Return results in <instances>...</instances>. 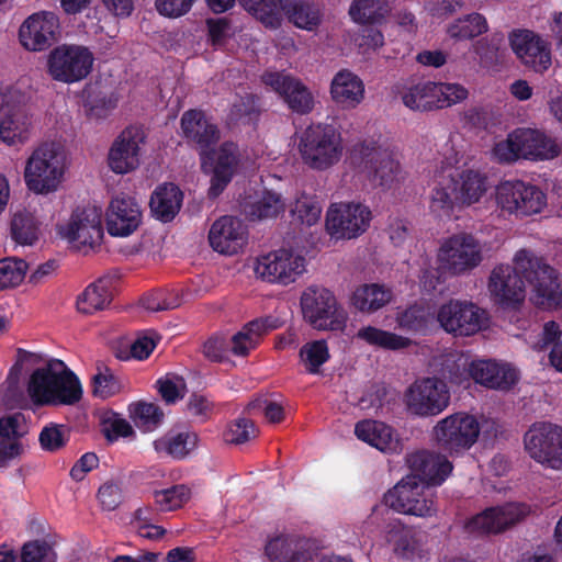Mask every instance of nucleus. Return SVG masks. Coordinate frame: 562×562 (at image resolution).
Returning a JSON list of instances; mask_svg holds the SVG:
<instances>
[{
    "instance_id": "nucleus-62",
    "label": "nucleus",
    "mask_w": 562,
    "mask_h": 562,
    "mask_svg": "<svg viewBox=\"0 0 562 562\" xmlns=\"http://www.w3.org/2000/svg\"><path fill=\"white\" fill-rule=\"evenodd\" d=\"M257 110L255 97L248 92L236 93L231 103L228 119L232 122L250 120V115Z\"/></svg>"
},
{
    "instance_id": "nucleus-1",
    "label": "nucleus",
    "mask_w": 562,
    "mask_h": 562,
    "mask_svg": "<svg viewBox=\"0 0 562 562\" xmlns=\"http://www.w3.org/2000/svg\"><path fill=\"white\" fill-rule=\"evenodd\" d=\"M463 155L448 147L436 159L431 170L428 211L438 220H449L461 207L479 203L488 191L485 175L463 169Z\"/></svg>"
},
{
    "instance_id": "nucleus-63",
    "label": "nucleus",
    "mask_w": 562,
    "mask_h": 562,
    "mask_svg": "<svg viewBox=\"0 0 562 562\" xmlns=\"http://www.w3.org/2000/svg\"><path fill=\"white\" fill-rule=\"evenodd\" d=\"M429 314L419 305H414L397 316L398 327L409 330L418 331L427 326Z\"/></svg>"
},
{
    "instance_id": "nucleus-55",
    "label": "nucleus",
    "mask_w": 562,
    "mask_h": 562,
    "mask_svg": "<svg viewBox=\"0 0 562 562\" xmlns=\"http://www.w3.org/2000/svg\"><path fill=\"white\" fill-rule=\"evenodd\" d=\"M283 211L284 202L282 201L280 194L268 191L263 193L262 196L250 206L248 213L254 218L262 220L274 217Z\"/></svg>"
},
{
    "instance_id": "nucleus-32",
    "label": "nucleus",
    "mask_w": 562,
    "mask_h": 562,
    "mask_svg": "<svg viewBox=\"0 0 562 562\" xmlns=\"http://www.w3.org/2000/svg\"><path fill=\"white\" fill-rule=\"evenodd\" d=\"M356 437L384 453L401 450V442L395 430L381 420L363 419L355 426Z\"/></svg>"
},
{
    "instance_id": "nucleus-50",
    "label": "nucleus",
    "mask_w": 562,
    "mask_h": 562,
    "mask_svg": "<svg viewBox=\"0 0 562 562\" xmlns=\"http://www.w3.org/2000/svg\"><path fill=\"white\" fill-rule=\"evenodd\" d=\"M240 4L268 27H277L281 23V0H239Z\"/></svg>"
},
{
    "instance_id": "nucleus-31",
    "label": "nucleus",
    "mask_w": 562,
    "mask_h": 562,
    "mask_svg": "<svg viewBox=\"0 0 562 562\" xmlns=\"http://www.w3.org/2000/svg\"><path fill=\"white\" fill-rule=\"evenodd\" d=\"M330 98L342 110L356 109L364 99L363 80L355 72L342 69L331 79Z\"/></svg>"
},
{
    "instance_id": "nucleus-4",
    "label": "nucleus",
    "mask_w": 562,
    "mask_h": 562,
    "mask_svg": "<svg viewBox=\"0 0 562 562\" xmlns=\"http://www.w3.org/2000/svg\"><path fill=\"white\" fill-rule=\"evenodd\" d=\"M67 169L64 148L45 142L34 147L26 158L23 180L26 189L36 195L55 194L64 187Z\"/></svg>"
},
{
    "instance_id": "nucleus-25",
    "label": "nucleus",
    "mask_w": 562,
    "mask_h": 562,
    "mask_svg": "<svg viewBox=\"0 0 562 562\" xmlns=\"http://www.w3.org/2000/svg\"><path fill=\"white\" fill-rule=\"evenodd\" d=\"M528 514L529 507L520 503L491 507L469 519L465 529L475 533H498L519 522Z\"/></svg>"
},
{
    "instance_id": "nucleus-39",
    "label": "nucleus",
    "mask_w": 562,
    "mask_h": 562,
    "mask_svg": "<svg viewBox=\"0 0 562 562\" xmlns=\"http://www.w3.org/2000/svg\"><path fill=\"white\" fill-rule=\"evenodd\" d=\"M183 201L182 191L173 183L158 186L150 198V210L156 218L170 222L179 213Z\"/></svg>"
},
{
    "instance_id": "nucleus-59",
    "label": "nucleus",
    "mask_w": 562,
    "mask_h": 562,
    "mask_svg": "<svg viewBox=\"0 0 562 562\" xmlns=\"http://www.w3.org/2000/svg\"><path fill=\"white\" fill-rule=\"evenodd\" d=\"M249 408L262 414L269 423H280L284 416L281 397L260 396L250 403Z\"/></svg>"
},
{
    "instance_id": "nucleus-29",
    "label": "nucleus",
    "mask_w": 562,
    "mask_h": 562,
    "mask_svg": "<svg viewBox=\"0 0 562 562\" xmlns=\"http://www.w3.org/2000/svg\"><path fill=\"white\" fill-rule=\"evenodd\" d=\"M469 374L476 382L495 390H509L519 380L518 370L510 363L492 359L472 360Z\"/></svg>"
},
{
    "instance_id": "nucleus-16",
    "label": "nucleus",
    "mask_w": 562,
    "mask_h": 562,
    "mask_svg": "<svg viewBox=\"0 0 562 562\" xmlns=\"http://www.w3.org/2000/svg\"><path fill=\"white\" fill-rule=\"evenodd\" d=\"M439 326L454 337H470L488 327V313L469 300L450 299L436 312Z\"/></svg>"
},
{
    "instance_id": "nucleus-46",
    "label": "nucleus",
    "mask_w": 562,
    "mask_h": 562,
    "mask_svg": "<svg viewBox=\"0 0 562 562\" xmlns=\"http://www.w3.org/2000/svg\"><path fill=\"white\" fill-rule=\"evenodd\" d=\"M134 425L144 432H151L162 423L164 414L154 403L134 402L127 407Z\"/></svg>"
},
{
    "instance_id": "nucleus-19",
    "label": "nucleus",
    "mask_w": 562,
    "mask_h": 562,
    "mask_svg": "<svg viewBox=\"0 0 562 562\" xmlns=\"http://www.w3.org/2000/svg\"><path fill=\"white\" fill-rule=\"evenodd\" d=\"M371 209L361 202H338L328 207L325 226L329 236L336 240L356 239L363 235L372 221Z\"/></svg>"
},
{
    "instance_id": "nucleus-9",
    "label": "nucleus",
    "mask_w": 562,
    "mask_h": 562,
    "mask_svg": "<svg viewBox=\"0 0 562 562\" xmlns=\"http://www.w3.org/2000/svg\"><path fill=\"white\" fill-rule=\"evenodd\" d=\"M481 423L475 415L458 412L439 419L430 431L432 442L451 457L462 456L479 440Z\"/></svg>"
},
{
    "instance_id": "nucleus-47",
    "label": "nucleus",
    "mask_w": 562,
    "mask_h": 562,
    "mask_svg": "<svg viewBox=\"0 0 562 562\" xmlns=\"http://www.w3.org/2000/svg\"><path fill=\"white\" fill-rule=\"evenodd\" d=\"M41 234V223L34 215L26 212L14 215L11 235L15 243L22 246H33L38 241Z\"/></svg>"
},
{
    "instance_id": "nucleus-52",
    "label": "nucleus",
    "mask_w": 562,
    "mask_h": 562,
    "mask_svg": "<svg viewBox=\"0 0 562 562\" xmlns=\"http://www.w3.org/2000/svg\"><path fill=\"white\" fill-rule=\"evenodd\" d=\"M156 506L161 512H172L181 508L192 496L191 488L184 484H178L168 488L157 490L153 494Z\"/></svg>"
},
{
    "instance_id": "nucleus-51",
    "label": "nucleus",
    "mask_w": 562,
    "mask_h": 562,
    "mask_svg": "<svg viewBox=\"0 0 562 562\" xmlns=\"http://www.w3.org/2000/svg\"><path fill=\"white\" fill-rule=\"evenodd\" d=\"M387 13V5L381 0H355L349 9V14L356 23H379Z\"/></svg>"
},
{
    "instance_id": "nucleus-37",
    "label": "nucleus",
    "mask_w": 562,
    "mask_h": 562,
    "mask_svg": "<svg viewBox=\"0 0 562 562\" xmlns=\"http://www.w3.org/2000/svg\"><path fill=\"white\" fill-rule=\"evenodd\" d=\"M392 299V290L384 284L363 283L353 290L350 304L361 313L372 314L387 305Z\"/></svg>"
},
{
    "instance_id": "nucleus-11",
    "label": "nucleus",
    "mask_w": 562,
    "mask_h": 562,
    "mask_svg": "<svg viewBox=\"0 0 562 562\" xmlns=\"http://www.w3.org/2000/svg\"><path fill=\"white\" fill-rule=\"evenodd\" d=\"M252 270L263 282L286 286L306 273L307 260L301 250L282 247L256 257Z\"/></svg>"
},
{
    "instance_id": "nucleus-58",
    "label": "nucleus",
    "mask_w": 562,
    "mask_h": 562,
    "mask_svg": "<svg viewBox=\"0 0 562 562\" xmlns=\"http://www.w3.org/2000/svg\"><path fill=\"white\" fill-rule=\"evenodd\" d=\"M151 517L153 510L149 507L138 508L134 515L133 527L139 537L149 540H157L165 535L166 530L162 527L153 524Z\"/></svg>"
},
{
    "instance_id": "nucleus-38",
    "label": "nucleus",
    "mask_w": 562,
    "mask_h": 562,
    "mask_svg": "<svg viewBox=\"0 0 562 562\" xmlns=\"http://www.w3.org/2000/svg\"><path fill=\"white\" fill-rule=\"evenodd\" d=\"M266 554L274 562H307L312 559V544L279 536L267 543Z\"/></svg>"
},
{
    "instance_id": "nucleus-6",
    "label": "nucleus",
    "mask_w": 562,
    "mask_h": 562,
    "mask_svg": "<svg viewBox=\"0 0 562 562\" xmlns=\"http://www.w3.org/2000/svg\"><path fill=\"white\" fill-rule=\"evenodd\" d=\"M517 271L530 285V301L541 310L562 307V284L557 271L532 251L521 249L515 255Z\"/></svg>"
},
{
    "instance_id": "nucleus-8",
    "label": "nucleus",
    "mask_w": 562,
    "mask_h": 562,
    "mask_svg": "<svg viewBox=\"0 0 562 562\" xmlns=\"http://www.w3.org/2000/svg\"><path fill=\"white\" fill-rule=\"evenodd\" d=\"M353 153L362 159L368 178L375 184L391 188L405 179L397 151L382 135L364 138Z\"/></svg>"
},
{
    "instance_id": "nucleus-17",
    "label": "nucleus",
    "mask_w": 562,
    "mask_h": 562,
    "mask_svg": "<svg viewBox=\"0 0 562 562\" xmlns=\"http://www.w3.org/2000/svg\"><path fill=\"white\" fill-rule=\"evenodd\" d=\"M497 207L516 217H527L541 213L547 206V195L537 186L522 180H505L495 189Z\"/></svg>"
},
{
    "instance_id": "nucleus-42",
    "label": "nucleus",
    "mask_w": 562,
    "mask_h": 562,
    "mask_svg": "<svg viewBox=\"0 0 562 562\" xmlns=\"http://www.w3.org/2000/svg\"><path fill=\"white\" fill-rule=\"evenodd\" d=\"M356 338L370 347L391 351L406 349L412 342L407 337L373 325H366L359 328Z\"/></svg>"
},
{
    "instance_id": "nucleus-44",
    "label": "nucleus",
    "mask_w": 562,
    "mask_h": 562,
    "mask_svg": "<svg viewBox=\"0 0 562 562\" xmlns=\"http://www.w3.org/2000/svg\"><path fill=\"white\" fill-rule=\"evenodd\" d=\"M487 31V20L477 12L458 18L447 25L448 36L457 41L471 40Z\"/></svg>"
},
{
    "instance_id": "nucleus-57",
    "label": "nucleus",
    "mask_w": 562,
    "mask_h": 562,
    "mask_svg": "<svg viewBox=\"0 0 562 562\" xmlns=\"http://www.w3.org/2000/svg\"><path fill=\"white\" fill-rule=\"evenodd\" d=\"M102 431L110 441L135 435L132 425L123 416L114 412H106L103 414Z\"/></svg>"
},
{
    "instance_id": "nucleus-24",
    "label": "nucleus",
    "mask_w": 562,
    "mask_h": 562,
    "mask_svg": "<svg viewBox=\"0 0 562 562\" xmlns=\"http://www.w3.org/2000/svg\"><path fill=\"white\" fill-rule=\"evenodd\" d=\"M261 80L266 87L278 93L293 112L306 114L313 110V93L300 79L284 71L268 70Z\"/></svg>"
},
{
    "instance_id": "nucleus-20",
    "label": "nucleus",
    "mask_w": 562,
    "mask_h": 562,
    "mask_svg": "<svg viewBox=\"0 0 562 562\" xmlns=\"http://www.w3.org/2000/svg\"><path fill=\"white\" fill-rule=\"evenodd\" d=\"M524 448L528 456L541 465L562 471V427L539 422L524 435Z\"/></svg>"
},
{
    "instance_id": "nucleus-22",
    "label": "nucleus",
    "mask_w": 562,
    "mask_h": 562,
    "mask_svg": "<svg viewBox=\"0 0 562 562\" xmlns=\"http://www.w3.org/2000/svg\"><path fill=\"white\" fill-rule=\"evenodd\" d=\"M509 46L516 57L537 74L546 72L552 65L551 45L541 35L527 29L513 30Z\"/></svg>"
},
{
    "instance_id": "nucleus-40",
    "label": "nucleus",
    "mask_w": 562,
    "mask_h": 562,
    "mask_svg": "<svg viewBox=\"0 0 562 562\" xmlns=\"http://www.w3.org/2000/svg\"><path fill=\"white\" fill-rule=\"evenodd\" d=\"M277 328L276 321L270 318L255 319L245 325L229 339L231 353L244 357L255 349L261 337L269 330Z\"/></svg>"
},
{
    "instance_id": "nucleus-15",
    "label": "nucleus",
    "mask_w": 562,
    "mask_h": 562,
    "mask_svg": "<svg viewBox=\"0 0 562 562\" xmlns=\"http://www.w3.org/2000/svg\"><path fill=\"white\" fill-rule=\"evenodd\" d=\"M450 390L446 381L438 376L416 379L403 393L406 412L416 417H434L450 405Z\"/></svg>"
},
{
    "instance_id": "nucleus-53",
    "label": "nucleus",
    "mask_w": 562,
    "mask_h": 562,
    "mask_svg": "<svg viewBox=\"0 0 562 562\" xmlns=\"http://www.w3.org/2000/svg\"><path fill=\"white\" fill-rule=\"evenodd\" d=\"M258 436L256 425L245 417H239L227 424L223 431V439L227 443L243 445Z\"/></svg>"
},
{
    "instance_id": "nucleus-28",
    "label": "nucleus",
    "mask_w": 562,
    "mask_h": 562,
    "mask_svg": "<svg viewBox=\"0 0 562 562\" xmlns=\"http://www.w3.org/2000/svg\"><path fill=\"white\" fill-rule=\"evenodd\" d=\"M143 135L136 128L124 130L111 144L108 151V167L115 175H127L140 165Z\"/></svg>"
},
{
    "instance_id": "nucleus-41",
    "label": "nucleus",
    "mask_w": 562,
    "mask_h": 562,
    "mask_svg": "<svg viewBox=\"0 0 562 562\" xmlns=\"http://www.w3.org/2000/svg\"><path fill=\"white\" fill-rule=\"evenodd\" d=\"M112 286L113 280L109 277L90 283L77 297L78 312L91 315L106 308L112 299Z\"/></svg>"
},
{
    "instance_id": "nucleus-45",
    "label": "nucleus",
    "mask_w": 562,
    "mask_h": 562,
    "mask_svg": "<svg viewBox=\"0 0 562 562\" xmlns=\"http://www.w3.org/2000/svg\"><path fill=\"white\" fill-rule=\"evenodd\" d=\"M402 100L405 106L415 111L436 109L438 99L435 94V82H418L406 87L402 91Z\"/></svg>"
},
{
    "instance_id": "nucleus-27",
    "label": "nucleus",
    "mask_w": 562,
    "mask_h": 562,
    "mask_svg": "<svg viewBox=\"0 0 562 562\" xmlns=\"http://www.w3.org/2000/svg\"><path fill=\"white\" fill-rule=\"evenodd\" d=\"M207 240L215 252L234 256L239 254L247 245L248 234L246 226L239 218L224 215L211 224Z\"/></svg>"
},
{
    "instance_id": "nucleus-14",
    "label": "nucleus",
    "mask_w": 562,
    "mask_h": 562,
    "mask_svg": "<svg viewBox=\"0 0 562 562\" xmlns=\"http://www.w3.org/2000/svg\"><path fill=\"white\" fill-rule=\"evenodd\" d=\"M102 209L95 204L77 207L69 218L59 225L58 233L74 249L88 254L102 243Z\"/></svg>"
},
{
    "instance_id": "nucleus-18",
    "label": "nucleus",
    "mask_w": 562,
    "mask_h": 562,
    "mask_svg": "<svg viewBox=\"0 0 562 562\" xmlns=\"http://www.w3.org/2000/svg\"><path fill=\"white\" fill-rule=\"evenodd\" d=\"M383 501L389 508L402 515L430 518L438 512L434 496L425 492V485L414 475L403 477L385 493Z\"/></svg>"
},
{
    "instance_id": "nucleus-33",
    "label": "nucleus",
    "mask_w": 562,
    "mask_h": 562,
    "mask_svg": "<svg viewBox=\"0 0 562 562\" xmlns=\"http://www.w3.org/2000/svg\"><path fill=\"white\" fill-rule=\"evenodd\" d=\"M120 95L114 90L87 85L81 92V106L85 116L91 122H103L117 108Z\"/></svg>"
},
{
    "instance_id": "nucleus-7",
    "label": "nucleus",
    "mask_w": 562,
    "mask_h": 562,
    "mask_svg": "<svg viewBox=\"0 0 562 562\" xmlns=\"http://www.w3.org/2000/svg\"><path fill=\"white\" fill-rule=\"evenodd\" d=\"M344 149L341 133L331 124H312L299 136L300 157L313 170L325 171L337 165L344 156Z\"/></svg>"
},
{
    "instance_id": "nucleus-56",
    "label": "nucleus",
    "mask_w": 562,
    "mask_h": 562,
    "mask_svg": "<svg viewBox=\"0 0 562 562\" xmlns=\"http://www.w3.org/2000/svg\"><path fill=\"white\" fill-rule=\"evenodd\" d=\"M122 389L120 381L105 367H99L92 376V393L95 397L105 400L117 394Z\"/></svg>"
},
{
    "instance_id": "nucleus-10",
    "label": "nucleus",
    "mask_w": 562,
    "mask_h": 562,
    "mask_svg": "<svg viewBox=\"0 0 562 562\" xmlns=\"http://www.w3.org/2000/svg\"><path fill=\"white\" fill-rule=\"evenodd\" d=\"M94 53L85 45L60 44L46 56L48 77L64 85H75L87 79L93 71Z\"/></svg>"
},
{
    "instance_id": "nucleus-35",
    "label": "nucleus",
    "mask_w": 562,
    "mask_h": 562,
    "mask_svg": "<svg viewBox=\"0 0 562 562\" xmlns=\"http://www.w3.org/2000/svg\"><path fill=\"white\" fill-rule=\"evenodd\" d=\"M384 539L397 557L407 560H416L423 557V546L416 532L406 527L400 519H393L385 526Z\"/></svg>"
},
{
    "instance_id": "nucleus-64",
    "label": "nucleus",
    "mask_w": 562,
    "mask_h": 562,
    "mask_svg": "<svg viewBox=\"0 0 562 562\" xmlns=\"http://www.w3.org/2000/svg\"><path fill=\"white\" fill-rule=\"evenodd\" d=\"M158 390L161 397L167 403H175L183 397L186 393V382L183 378L177 374H166L158 381Z\"/></svg>"
},
{
    "instance_id": "nucleus-3",
    "label": "nucleus",
    "mask_w": 562,
    "mask_h": 562,
    "mask_svg": "<svg viewBox=\"0 0 562 562\" xmlns=\"http://www.w3.org/2000/svg\"><path fill=\"white\" fill-rule=\"evenodd\" d=\"M18 371H30L26 392L34 404L72 405L82 396L79 379L61 360L20 349L10 375Z\"/></svg>"
},
{
    "instance_id": "nucleus-43",
    "label": "nucleus",
    "mask_w": 562,
    "mask_h": 562,
    "mask_svg": "<svg viewBox=\"0 0 562 562\" xmlns=\"http://www.w3.org/2000/svg\"><path fill=\"white\" fill-rule=\"evenodd\" d=\"M281 18L285 14L290 22L296 27L313 31L321 22V12L315 5L297 1V0H285L282 2Z\"/></svg>"
},
{
    "instance_id": "nucleus-2",
    "label": "nucleus",
    "mask_w": 562,
    "mask_h": 562,
    "mask_svg": "<svg viewBox=\"0 0 562 562\" xmlns=\"http://www.w3.org/2000/svg\"><path fill=\"white\" fill-rule=\"evenodd\" d=\"M183 135L200 148L201 169L209 177L207 194L211 198L221 195L246 166V160L238 146L225 142L216 148H209L220 139V131L203 112L190 110L181 117Z\"/></svg>"
},
{
    "instance_id": "nucleus-61",
    "label": "nucleus",
    "mask_w": 562,
    "mask_h": 562,
    "mask_svg": "<svg viewBox=\"0 0 562 562\" xmlns=\"http://www.w3.org/2000/svg\"><path fill=\"white\" fill-rule=\"evenodd\" d=\"M435 94L438 99L436 109L451 106L468 98V90L460 83L435 82Z\"/></svg>"
},
{
    "instance_id": "nucleus-48",
    "label": "nucleus",
    "mask_w": 562,
    "mask_h": 562,
    "mask_svg": "<svg viewBox=\"0 0 562 562\" xmlns=\"http://www.w3.org/2000/svg\"><path fill=\"white\" fill-rule=\"evenodd\" d=\"M329 348L325 339L307 341L299 351L300 363L310 374L319 373L321 368L329 360Z\"/></svg>"
},
{
    "instance_id": "nucleus-34",
    "label": "nucleus",
    "mask_w": 562,
    "mask_h": 562,
    "mask_svg": "<svg viewBox=\"0 0 562 562\" xmlns=\"http://www.w3.org/2000/svg\"><path fill=\"white\" fill-rule=\"evenodd\" d=\"M33 130V114L26 111H11L0 114V140L7 146L25 145L30 142Z\"/></svg>"
},
{
    "instance_id": "nucleus-5",
    "label": "nucleus",
    "mask_w": 562,
    "mask_h": 562,
    "mask_svg": "<svg viewBox=\"0 0 562 562\" xmlns=\"http://www.w3.org/2000/svg\"><path fill=\"white\" fill-rule=\"evenodd\" d=\"M492 154L498 162L546 161L558 157L560 147L555 139L538 128L518 127L496 142Z\"/></svg>"
},
{
    "instance_id": "nucleus-26",
    "label": "nucleus",
    "mask_w": 562,
    "mask_h": 562,
    "mask_svg": "<svg viewBox=\"0 0 562 562\" xmlns=\"http://www.w3.org/2000/svg\"><path fill=\"white\" fill-rule=\"evenodd\" d=\"M524 274L508 265H501L493 269L488 280V292L503 308H514L525 300Z\"/></svg>"
},
{
    "instance_id": "nucleus-23",
    "label": "nucleus",
    "mask_w": 562,
    "mask_h": 562,
    "mask_svg": "<svg viewBox=\"0 0 562 562\" xmlns=\"http://www.w3.org/2000/svg\"><path fill=\"white\" fill-rule=\"evenodd\" d=\"M104 222L110 236L128 237L138 229L143 222L142 205L134 196L116 193L106 205Z\"/></svg>"
},
{
    "instance_id": "nucleus-49",
    "label": "nucleus",
    "mask_w": 562,
    "mask_h": 562,
    "mask_svg": "<svg viewBox=\"0 0 562 562\" xmlns=\"http://www.w3.org/2000/svg\"><path fill=\"white\" fill-rule=\"evenodd\" d=\"M293 222L312 226L316 224L322 214V206L315 196L300 193L289 205Z\"/></svg>"
},
{
    "instance_id": "nucleus-36",
    "label": "nucleus",
    "mask_w": 562,
    "mask_h": 562,
    "mask_svg": "<svg viewBox=\"0 0 562 562\" xmlns=\"http://www.w3.org/2000/svg\"><path fill=\"white\" fill-rule=\"evenodd\" d=\"M199 445V437L190 430L169 431L153 442L154 450L160 456L176 460L186 459Z\"/></svg>"
},
{
    "instance_id": "nucleus-13",
    "label": "nucleus",
    "mask_w": 562,
    "mask_h": 562,
    "mask_svg": "<svg viewBox=\"0 0 562 562\" xmlns=\"http://www.w3.org/2000/svg\"><path fill=\"white\" fill-rule=\"evenodd\" d=\"M483 261V247L468 233H457L440 241L437 263L442 273L460 277L470 273Z\"/></svg>"
},
{
    "instance_id": "nucleus-21",
    "label": "nucleus",
    "mask_w": 562,
    "mask_h": 562,
    "mask_svg": "<svg viewBox=\"0 0 562 562\" xmlns=\"http://www.w3.org/2000/svg\"><path fill=\"white\" fill-rule=\"evenodd\" d=\"M61 36V23L58 13L52 10H38L27 15L19 26V44L30 53L48 49Z\"/></svg>"
},
{
    "instance_id": "nucleus-60",
    "label": "nucleus",
    "mask_w": 562,
    "mask_h": 562,
    "mask_svg": "<svg viewBox=\"0 0 562 562\" xmlns=\"http://www.w3.org/2000/svg\"><path fill=\"white\" fill-rule=\"evenodd\" d=\"M26 432V420L22 414L15 413L0 418L1 441H21V437Z\"/></svg>"
},
{
    "instance_id": "nucleus-30",
    "label": "nucleus",
    "mask_w": 562,
    "mask_h": 562,
    "mask_svg": "<svg viewBox=\"0 0 562 562\" xmlns=\"http://www.w3.org/2000/svg\"><path fill=\"white\" fill-rule=\"evenodd\" d=\"M407 463L414 475L424 485H440L451 473L452 464L446 456L428 451L409 454Z\"/></svg>"
},
{
    "instance_id": "nucleus-12",
    "label": "nucleus",
    "mask_w": 562,
    "mask_h": 562,
    "mask_svg": "<svg viewBox=\"0 0 562 562\" xmlns=\"http://www.w3.org/2000/svg\"><path fill=\"white\" fill-rule=\"evenodd\" d=\"M303 317L314 329L342 331L347 327L348 313L328 289L310 286L301 295Z\"/></svg>"
},
{
    "instance_id": "nucleus-54",
    "label": "nucleus",
    "mask_w": 562,
    "mask_h": 562,
    "mask_svg": "<svg viewBox=\"0 0 562 562\" xmlns=\"http://www.w3.org/2000/svg\"><path fill=\"white\" fill-rule=\"evenodd\" d=\"M27 272V265L22 259L4 258L0 260V286L2 289L20 285Z\"/></svg>"
}]
</instances>
